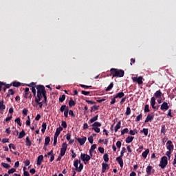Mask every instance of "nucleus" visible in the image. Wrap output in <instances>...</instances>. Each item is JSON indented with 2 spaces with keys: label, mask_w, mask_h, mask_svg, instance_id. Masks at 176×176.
Instances as JSON below:
<instances>
[{
  "label": "nucleus",
  "mask_w": 176,
  "mask_h": 176,
  "mask_svg": "<svg viewBox=\"0 0 176 176\" xmlns=\"http://www.w3.org/2000/svg\"><path fill=\"white\" fill-rule=\"evenodd\" d=\"M37 96L35 97V102L39 105V108L43 107V104H47V96H46V89L43 85L36 86Z\"/></svg>",
  "instance_id": "f257e3e1"
},
{
  "label": "nucleus",
  "mask_w": 176,
  "mask_h": 176,
  "mask_svg": "<svg viewBox=\"0 0 176 176\" xmlns=\"http://www.w3.org/2000/svg\"><path fill=\"white\" fill-rule=\"evenodd\" d=\"M110 72L111 75H113V78H123V76H124V71L122 69L112 68L111 69Z\"/></svg>",
  "instance_id": "f03ea898"
},
{
  "label": "nucleus",
  "mask_w": 176,
  "mask_h": 176,
  "mask_svg": "<svg viewBox=\"0 0 176 176\" xmlns=\"http://www.w3.org/2000/svg\"><path fill=\"white\" fill-rule=\"evenodd\" d=\"M80 158L82 160V162H84L85 164H87L89 160H90L91 159L90 155L83 153H81Z\"/></svg>",
  "instance_id": "7ed1b4c3"
},
{
  "label": "nucleus",
  "mask_w": 176,
  "mask_h": 176,
  "mask_svg": "<svg viewBox=\"0 0 176 176\" xmlns=\"http://www.w3.org/2000/svg\"><path fill=\"white\" fill-rule=\"evenodd\" d=\"M167 157L164 156L162 157V160L160 162V166H161V168H165L166 166H167Z\"/></svg>",
  "instance_id": "20e7f679"
},
{
  "label": "nucleus",
  "mask_w": 176,
  "mask_h": 176,
  "mask_svg": "<svg viewBox=\"0 0 176 176\" xmlns=\"http://www.w3.org/2000/svg\"><path fill=\"white\" fill-rule=\"evenodd\" d=\"M142 76H139V77H132V80L133 82H137L138 85H142L144 82L142 81Z\"/></svg>",
  "instance_id": "39448f33"
},
{
  "label": "nucleus",
  "mask_w": 176,
  "mask_h": 176,
  "mask_svg": "<svg viewBox=\"0 0 176 176\" xmlns=\"http://www.w3.org/2000/svg\"><path fill=\"white\" fill-rule=\"evenodd\" d=\"M166 148L168 151H174V145L173 144V142H171V140H168L166 142Z\"/></svg>",
  "instance_id": "423d86ee"
},
{
  "label": "nucleus",
  "mask_w": 176,
  "mask_h": 176,
  "mask_svg": "<svg viewBox=\"0 0 176 176\" xmlns=\"http://www.w3.org/2000/svg\"><path fill=\"white\" fill-rule=\"evenodd\" d=\"M154 118H155V114H153V113L148 114L146 116V118L144 122L148 123V122H151V120H153Z\"/></svg>",
  "instance_id": "0eeeda50"
},
{
  "label": "nucleus",
  "mask_w": 176,
  "mask_h": 176,
  "mask_svg": "<svg viewBox=\"0 0 176 176\" xmlns=\"http://www.w3.org/2000/svg\"><path fill=\"white\" fill-rule=\"evenodd\" d=\"M87 140V138L84 137L82 138H78L77 141L79 142L80 145H85V143L86 142Z\"/></svg>",
  "instance_id": "6e6552de"
},
{
  "label": "nucleus",
  "mask_w": 176,
  "mask_h": 176,
  "mask_svg": "<svg viewBox=\"0 0 176 176\" xmlns=\"http://www.w3.org/2000/svg\"><path fill=\"white\" fill-rule=\"evenodd\" d=\"M169 107H168V104H167V102H164L162 103V104L161 105V110L162 111H167V109H168Z\"/></svg>",
  "instance_id": "1a4fd4ad"
},
{
  "label": "nucleus",
  "mask_w": 176,
  "mask_h": 176,
  "mask_svg": "<svg viewBox=\"0 0 176 176\" xmlns=\"http://www.w3.org/2000/svg\"><path fill=\"white\" fill-rule=\"evenodd\" d=\"M151 105L153 109H156V107L155 106L156 105V98H155V96L151 98Z\"/></svg>",
  "instance_id": "9d476101"
},
{
  "label": "nucleus",
  "mask_w": 176,
  "mask_h": 176,
  "mask_svg": "<svg viewBox=\"0 0 176 176\" xmlns=\"http://www.w3.org/2000/svg\"><path fill=\"white\" fill-rule=\"evenodd\" d=\"M102 173H105L107 170L109 169V165H108V164L102 163Z\"/></svg>",
  "instance_id": "9b49d317"
},
{
  "label": "nucleus",
  "mask_w": 176,
  "mask_h": 176,
  "mask_svg": "<svg viewBox=\"0 0 176 176\" xmlns=\"http://www.w3.org/2000/svg\"><path fill=\"white\" fill-rule=\"evenodd\" d=\"M61 131H63V127L60 126L57 128L54 137L58 138V135H60V133H61Z\"/></svg>",
  "instance_id": "f8f14e48"
},
{
  "label": "nucleus",
  "mask_w": 176,
  "mask_h": 176,
  "mask_svg": "<svg viewBox=\"0 0 176 176\" xmlns=\"http://www.w3.org/2000/svg\"><path fill=\"white\" fill-rule=\"evenodd\" d=\"M116 161L120 164V167H123V159H122V156H119L116 158Z\"/></svg>",
  "instance_id": "ddd939ff"
},
{
  "label": "nucleus",
  "mask_w": 176,
  "mask_h": 176,
  "mask_svg": "<svg viewBox=\"0 0 176 176\" xmlns=\"http://www.w3.org/2000/svg\"><path fill=\"white\" fill-rule=\"evenodd\" d=\"M43 160V155H41L37 158V166H41L42 164V161Z\"/></svg>",
  "instance_id": "4468645a"
},
{
  "label": "nucleus",
  "mask_w": 176,
  "mask_h": 176,
  "mask_svg": "<svg viewBox=\"0 0 176 176\" xmlns=\"http://www.w3.org/2000/svg\"><path fill=\"white\" fill-rule=\"evenodd\" d=\"M96 148H97V145L96 144H93L91 146V148L89 150V155H90V156H93V152H94V149H96Z\"/></svg>",
  "instance_id": "2eb2a0df"
},
{
  "label": "nucleus",
  "mask_w": 176,
  "mask_h": 176,
  "mask_svg": "<svg viewBox=\"0 0 176 176\" xmlns=\"http://www.w3.org/2000/svg\"><path fill=\"white\" fill-rule=\"evenodd\" d=\"M154 96L155 98H162V91L160 90L157 91L155 94Z\"/></svg>",
  "instance_id": "dca6fc26"
},
{
  "label": "nucleus",
  "mask_w": 176,
  "mask_h": 176,
  "mask_svg": "<svg viewBox=\"0 0 176 176\" xmlns=\"http://www.w3.org/2000/svg\"><path fill=\"white\" fill-rule=\"evenodd\" d=\"M149 154V148H147L145 151H144L142 153V157H144V159H146L148 155Z\"/></svg>",
  "instance_id": "f3484780"
},
{
  "label": "nucleus",
  "mask_w": 176,
  "mask_h": 176,
  "mask_svg": "<svg viewBox=\"0 0 176 176\" xmlns=\"http://www.w3.org/2000/svg\"><path fill=\"white\" fill-rule=\"evenodd\" d=\"M133 140H134V137H133V136H128L126 138V144H130V142H133Z\"/></svg>",
  "instance_id": "a211bd4d"
},
{
  "label": "nucleus",
  "mask_w": 176,
  "mask_h": 176,
  "mask_svg": "<svg viewBox=\"0 0 176 176\" xmlns=\"http://www.w3.org/2000/svg\"><path fill=\"white\" fill-rule=\"evenodd\" d=\"M124 96V93L119 92L116 95L115 98H123Z\"/></svg>",
  "instance_id": "6ab92c4d"
},
{
  "label": "nucleus",
  "mask_w": 176,
  "mask_h": 176,
  "mask_svg": "<svg viewBox=\"0 0 176 176\" xmlns=\"http://www.w3.org/2000/svg\"><path fill=\"white\" fill-rule=\"evenodd\" d=\"M6 109V106L3 104V100L0 101V111H3Z\"/></svg>",
  "instance_id": "aec40b11"
},
{
  "label": "nucleus",
  "mask_w": 176,
  "mask_h": 176,
  "mask_svg": "<svg viewBox=\"0 0 176 176\" xmlns=\"http://www.w3.org/2000/svg\"><path fill=\"white\" fill-rule=\"evenodd\" d=\"M122 124V122L120 121H119L116 126H115V133H117L118 130H119L120 129V126Z\"/></svg>",
  "instance_id": "412c9836"
},
{
  "label": "nucleus",
  "mask_w": 176,
  "mask_h": 176,
  "mask_svg": "<svg viewBox=\"0 0 176 176\" xmlns=\"http://www.w3.org/2000/svg\"><path fill=\"white\" fill-rule=\"evenodd\" d=\"M78 164H80V160H76V161L74 162V166L76 168V170L78 169Z\"/></svg>",
  "instance_id": "4be33fe9"
},
{
  "label": "nucleus",
  "mask_w": 176,
  "mask_h": 176,
  "mask_svg": "<svg viewBox=\"0 0 176 176\" xmlns=\"http://www.w3.org/2000/svg\"><path fill=\"white\" fill-rule=\"evenodd\" d=\"M98 120V115H96L95 117L92 118L90 120V123H94V122Z\"/></svg>",
  "instance_id": "5701e85b"
},
{
  "label": "nucleus",
  "mask_w": 176,
  "mask_h": 176,
  "mask_svg": "<svg viewBox=\"0 0 176 176\" xmlns=\"http://www.w3.org/2000/svg\"><path fill=\"white\" fill-rule=\"evenodd\" d=\"M151 171H152V166H147V168H146V172L147 173V174L148 175H151Z\"/></svg>",
  "instance_id": "b1692460"
},
{
  "label": "nucleus",
  "mask_w": 176,
  "mask_h": 176,
  "mask_svg": "<svg viewBox=\"0 0 176 176\" xmlns=\"http://www.w3.org/2000/svg\"><path fill=\"white\" fill-rule=\"evenodd\" d=\"M46 127H47L46 122H43L42 129H41L42 133H45V131H46Z\"/></svg>",
  "instance_id": "393cba45"
},
{
  "label": "nucleus",
  "mask_w": 176,
  "mask_h": 176,
  "mask_svg": "<svg viewBox=\"0 0 176 176\" xmlns=\"http://www.w3.org/2000/svg\"><path fill=\"white\" fill-rule=\"evenodd\" d=\"M66 109H69V108L66 105H62L60 109V112H65Z\"/></svg>",
  "instance_id": "a878e982"
},
{
  "label": "nucleus",
  "mask_w": 176,
  "mask_h": 176,
  "mask_svg": "<svg viewBox=\"0 0 176 176\" xmlns=\"http://www.w3.org/2000/svg\"><path fill=\"white\" fill-rule=\"evenodd\" d=\"M92 127H101V123L99 122H96L92 124Z\"/></svg>",
  "instance_id": "bb28decb"
},
{
  "label": "nucleus",
  "mask_w": 176,
  "mask_h": 176,
  "mask_svg": "<svg viewBox=\"0 0 176 176\" xmlns=\"http://www.w3.org/2000/svg\"><path fill=\"white\" fill-rule=\"evenodd\" d=\"M25 135V132L24 131H22L21 132L19 133L18 138L20 140L23 138Z\"/></svg>",
  "instance_id": "cd10ccee"
},
{
  "label": "nucleus",
  "mask_w": 176,
  "mask_h": 176,
  "mask_svg": "<svg viewBox=\"0 0 176 176\" xmlns=\"http://www.w3.org/2000/svg\"><path fill=\"white\" fill-rule=\"evenodd\" d=\"M127 133H129V129L127 128H125L122 131H121L122 135H124V134H126Z\"/></svg>",
  "instance_id": "c85d7f7f"
},
{
  "label": "nucleus",
  "mask_w": 176,
  "mask_h": 176,
  "mask_svg": "<svg viewBox=\"0 0 176 176\" xmlns=\"http://www.w3.org/2000/svg\"><path fill=\"white\" fill-rule=\"evenodd\" d=\"M103 159L104 160V162H109V155L108 154H104V156H103Z\"/></svg>",
  "instance_id": "c756f323"
},
{
  "label": "nucleus",
  "mask_w": 176,
  "mask_h": 176,
  "mask_svg": "<svg viewBox=\"0 0 176 176\" xmlns=\"http://www.w3.org/2000/svg\"><path fill=\"white\" fill-rule=\"evenodd\" d=\"M13 94H14V91H13V89H9L7 97H10V96H13Z\"/></svg>",
  "instance_id": "7c9ffc66"
},
{
  "label": "nucleus",
  "mask_w": 176,
  "mask_h": 176,
  "mask_svg": "<svg viewBox=\"0 0 176 176\" xmlns=\"http://www.w3.org/2000/svg\"><path fill=\"white\" fill-rule=\"evenodd\" d=\"M138 132L137 131V129H135V130H131L130 131H129V134L131 135H135V134H137Z\"/></svg>",
  "instance_id": "2f4dec72"
},
{
  "label": "nucleus",
  "mask_w": 176,
  "mask_h": 176,
  "mask_svg": "<svg viewBox=\"0 0 176 176\" xmlns=\"http://www.w3.org/2000/svg\"><path fill=\"white\" fill-rule=\"evenodd\" d=\"M82 170H83V164H80V166L77 168L76 170L78 171V173H80Z\"/></svg>",
  "instance_id": "473e14b6"
},
{
  "label": "nucleus",
  "mask_w": 176,
  "mask_h": 176,
  "mask_svg": "<svg viewBox=\"0 0 176 176\" xmlns=\"http://www.w3.org/2000/svg\"><path fill=\"white\" fill-rule=\"evenodd\" d=\"M26 145L28 146H31V140H30V138L29 137L26 138Z\"/></svg>",
  "instance_id": "72a5a7b5"
},
{
  "label": "nucleus",
  "mask_w": 176,
  "mask_h": 176,
  "mask_svg": "<svg viewBox=\"0 0 176 176\" xmlns=\"http://www.w3.org/2000/svg\"><path fill=\"white\" fill-rule=\"evenodd\" d=\"M1 166H3V167H4V168H10V165L7 164V163H1Z\"/></svg>",
  "instance_id": "f704fd0d"
},
{
  "label": "nucleus",
  "mask_w": 176,
  "mask_h": 176,
  "mask_svg": "<svg viewBox=\"0 0 176 176\" xmlns=\"http://www.w3.org/2000/svg\"><path fill=\"white\" fill-rule=\"evenodd\" d=\"M112 87H113V82L110 83V85L106 89V91H109V90H111V89H112Z\"/></svg>",
  "instance_id": "c9c22d12"
},
{
  "label": "nucleus",
  "mask_w": 176,
  "mask_h": 176,
  "mask_svg": "<svg viewBox=\"0 0 176 176\" xmlns=\"http://www.w3.org/2000/svg\"><path fill=\"white\" fill-rule=\"evenodd\" d=\"M50 142V138L47 137L45 139V145L47 146V144Z\"/></svg>",
  "instance_id": "e433bc0d"
},
{
  "label": "nucleus",
  "mask_w": 176,
  "mask_h": 176,
  "mask_svg": "<svg viewBox=\"0 0 176 176\" xmlns=\"http://www.w3.org/2000/svg\"><path fill=\"white\" fill-rule=\"evenodd\" d=\"M130 113H131V109H130V107H127L125 114L126 115V116H129Z\"/></svg>",
  "instance_id": "4c0bfd02"
},
{
  "label": "nucleus",
  "mask_w": 176,
  "mask_h": 176,
  "mask_svg": "<svg viewBox=\"0 0 176 176\" xmlns=\"http://www.w3.org/2000/svg\"><path fill=\"white\" fill-rule=\"evenodd\" d=\"M65 100V95H62L60 98H59V101L60 102H64V100Z\"/></svg>",
  "instance_id": "58836bf2"
},
{
  "label": "nucleus",
  "mask_w": 176,
  "mask_h": 176,
  "mask_svg": "<svg viewBox=\"0 0 176 176\" xmlns=\"http://www.w3.org/2000/svg\"><path fill=\"white\" fill-rule=\"evenodd\" d=\"M76 102L74 101V100L71 99L69 102V107H74L75 105Z\"/></svg>",
  "instance_id": "ea45409f"
},
{
  "label": "nucleus",
  "mask_w": 176,
  "mask_h": 176,
  "mask_svg": "<svg viewBox=\"0 0 176 176\" xmlns=\"http://www.w3.org/2000/svg\"><path fill=\"white\" fill-rule=\"evenodd\" d=\"M141 133H143L144 135H148V129L144 128L142 131H141Z\"/></svg>",
  "instance_id": "a19ab883"
},
{
  "label": "nucleus",
  "mask_w": 176,
  "mask_h": 176,
  "mask_svg": "<svg viewBox=\"0 0 176 176\" xmlns=\"http://www.w3.org/2000/svg\"><path fill=\"white\" fill-rule=\"evenodd\" d=\"M67 146H68V145L67 144V143H63L62 144V148L60 149L67 151Z\"/></svg>",
  "instance_id": "79ce46f5"
},
{
  "label": "nucleus",
  "mask_w": 176,
  "mask_h": 176,
  "mask_svg": "<svg viewBox=\"0 0 176 176\" xmlns=\"http://www.w3.org/2000/svg\"><path fill=\"white\" fill-rule=\"evenodd\" d=\"M68 112H69V109H66L65 111H64L65 118H68Z\"/></svg>",
  "instance_id": "37998d69"
},
{
  "label": "nucleus",
  "mask_w": 176,
  "mask_h": 176,
  "mask_svg": "<svg viewBox=\"0 0 176 176\" xmlns=\"http://www.w3.org/2000/svg\"><path fill=\"white\" fill-rule=\"evenodd\" d=\"M16 123H17V124H19V126H21V122L20 120V118H18L15 120Z\"/></svg>",
  "instance_id": "c03bdc74"
},
{
  "label": "nucleus",
  "mask_w": 176,
  "mask_h": 176,
  "mask_svg": "<svg viewBox=\"0 0 176 176\" xmlns=\"http://www.w3.org/2000/svg\"><path fill=\"white\" fill-rule=\"evenodd\" d=\"M126 153V148H124V147H123L122 148V151H121V155H120V156H121V157H123V155H124V153Z\"/></svg>",
  "instance_id": "a18cd8bd"
},
{
  "label": "nucleus",
  "mask_w": 176,
  "mask_h": 176,
  "mask_svg": "<svg viewBox=\"0 0 176 176\" xmlns=\"http://www.w3.org/2000/svg\"><path fill=\"white\" fill-rule=\"evenodd\" d=\"M13 173H16V169L12 168L8 170V174H13Z\"/></svg>",
  "instance_id": "49530a36"
},
{
  "label": "nucleus",
  "mask_w": 176,
  "mask_h": 176,
  "mask_svg": "<svg viewBox=\"0 0 176 176\" xmlns=\"http://www.w3.org/2000/svg\"><path fill=\"white\" fill-rule=\"evenodd\" d=\"M161 133H163V134H166V126L163 125L162 126Z\"/></svg>",
  "instance_id": "de8ad7c7"
},
{
  "label": "nucleus",
  "mask_w": 176,
  "mask_h": 176,
  "mask_svg": "<svg viewBox=\"0 0 176 176\" xmlns=\"http://www.w3.org/2000/svg\"><path fill=\"white\" fill-rule=\"evenodd\" d=\"M149 104H146L144 107V112H149Z\"/></svg>",
  "instance_id": "09e8293b"
},
{
  "label": "nucleus",
  "mask_w": 176,
  "mask_h": 176,
  "mask_svg": "<svg viewBox=\"0 0 176 176\" xmlns=\"http://www.w3.org/2000/svg\"><path fill=\"white\" fill-rule=\"evenodd\" d=\"M92 130H94V131H95L96 133H100V128H98V127L94 126V127L92 128Z\"/></svg>",
  "instance_id": "8fccbe9b"
},
{
  "label": "nucleus",
  "mask_w": 176,
  "mask_h": 176,
  "mask_svg": "<svg viewBox=\"0 0 176 176\" xmlns=\"http://www.w3.org/2000/svg\"><path fill=\"white\" fill-rule=\"evenodd\" d=\"M22 112H23L24 116H27V115L28 113V110L27 109H23Z\"/></svg>",
  "instance_id": "3c124183"
},
{
  "label": "nucleus",
  "mask_w": 176,
  "mask_h": 176,
  "mask_svg": "<svg viewBox=\"0 0 176 176\" xmlns=\"http://www.w3.org/2000/svg\"><path fill=\"white\" fill-rule=\"evenodd\" d=\"M141 119H142V115L140 114L139 116H137L136 118V122H140V120H141Z\"/></svg>",
  "instance_id": "603ef678"
},
{
  "label": "nucleus",
  "mask_w": 176,
  "mask_h": 176,
  "mask_svg": "<svg viewBox=\"0 0 176 176\" xmlns=\"http://www.w3.org/2000/svg\"><path fill=\"white\" fill-rule=\"evenodd\" d=\"M171 152H173V151H170L168 150L167 152H166V156H168V157L170 159V157H171Z\"/></svg>",
  "instance_id": "864d4df0"
},
{
  "label": "nucleus",
  "mask_w": 176,
  "mask_h": 176,
  "mask_svg": "<svg viewBox=\"0 0 176 176\" xmlns=\"http://www.w3.org/2000/svg\"><path fill=\"white\" fill-rule=\"evenodd\" d=\"M27 126H30L31 124V120L30 119V116H28V120L26 121Z\"/></svg>",
  "instance_id": "5fc2aeb1"
},
{
  "label": "nucleus",
  "mask_w": 176,
  "mask_h": 176,
  "mask_svg": "<svg viewBox=\"0 0 176 176\" xmlns=\"http://www.w3.org/2000/svg\"><path fill=\"white\" fill-rule=\"evenodd\" d=\"M88 141L91 144H93V142H94V140L93 139V136H90L89 138H88Z\"/></svg>",
  "instance_id": "6e6d98bb"
},
{
  "label": "nucleus",
  "mask_w": 176,
  "mask_h": 176,
  "mask_svg": "<svg viewBox=\"0 0 176 176\" xmlns=\"http://www.w3.org/2000/svg\"><path fill=\"white\" fill-rule=\"evenodd\" d=\"M81 93L84 96H89V94H90V91H82Z\"/></svg>",
  "instance_id": "4d7b16f0"
},
{
  "label": "nucleus",
  "mask_w": 176,
  "mask_h": 176,
  "mask_svg": "<svg viewBox=\"0 0 176 176\" xmlns=\"http://www.w3.org/2000/svg\"><path fill=\"white\" fill-rule=\"evenodd\" d=\"M13 86L14 87H19V86H20V82H13Z\"/></svg>",
  "instance_id": "13d9d810"
},
{
  "label": "nucleus",
  "mask_w": 176,
  "mask_h": 176,
  "mask_svg": "<svg viewBox=\"0 0 176 176\" xmlns=\"http://www.w3.org/2000/svg\"><path fill=\"white\" fill-rule=\"evenodd\" d=\"M61 126H62V127H63L64 129H67V122H66L65 121H63Z\"/></svg>",
  "instance_id": "bf43d9fd"
},
{
  "label": "nucleus",
  "mask_w": 176,
  "mask_h": 176,
  "mask_svg": "<svg viewBox=\"0 0 176 176\" xmlns=\"http://www.w3.org/2000/svg\"><path fill=\"white\" fill-rule=\"evenodd\" d=\"M115 102H116V98L114 97L113 99H111L110 104H111V105H113V104H115Z\"/></svg>",
  "instance_id": "052dcab7"
},
{
  "label": "nucleus",
  "mask_w": 176,
  "mask_h": 176,
  "mask_svg": "<svg viewBox=\"0 0 176 176\" xmlns=\"http://www.w3.org/2000/svg\"><path fill=\"white\" fill-rule=\"evenodd\" d=\"M116 146H117V148H120V146H122V142H120V141H118L117 142H116Z\"/></svg>",
  "instance_id": "680f3d73"
},
{
  "label": "nucleus",
  "mask_w": 176,
  "mask_h": 176,
  "mask_svg": "<svg viewBox=\"0 0 176 176\" xmlns=\"http://www.w3.org/2000/svg\"><path fill=\"white\" fill-rule=\"evenodd\" d=\"M32 92L33 93L34 96H36V89L35 87H32Z\"/></svg>",
  "instance_id": "e2e57ef3"
},
{
  "label": "nucleus",
  "mask_w": 176,
  "mask_h": 176,
  "mask_svg": "<svg viewBox=\"0 0 176 176\" xmlns=\"http://www.w3.org/2000/svg\"><path fill=\"white\" fill-rule=\"evenodd\" d=\"M66 151L67 150L60 149V156H64V155H65Z\"/></svg>",
  "instance_id": "0e129e2a"
},
{
  "label": "nucleus",
  "mask_w": 176,
  "mask_h": 176,
  "mask_svg": "<svg viewBox=\"0 0 176 176\" xmlns=\"http://www.w3.org/2000/svg\"><path fill=\"white\" fill-rule=\"evenodd\" d=\"M98 151L100 153H104V148L102 147H99Z\"/></svg>",
  "instance_id": "69168bd1"
},
{
  "label": "nucleus",
  "mask_w": 176,
  "mask_h": 176,
  "mask_svg": "<svg viewBox=\"0 0 176 176\" xmlns=\"http://www.w3.org/2000/svg\"><path fill=\"white\" fill-rule=\"evenodd\" d=\"M173 164L174 167H176V155L175 156V158L173 160Z\"/></svg>",
  "instance_id": "338daca9"
},
{
  "label": "nucleus",
  "mask_w": 176,
  "mask_h": 176,
  "mask_svg": "<svg viewBox=\"0 0 176 176\" xmlns=\"http://www.w3.org/2000/svg\"><path fill=\"white\" fill-rule=\"evenodd\" d=\"M24 163L25 166L27 167L30 164V161L28 160H26Z\"/></svg>",
  "instance_id": "774afa93"
}]
</instances>
